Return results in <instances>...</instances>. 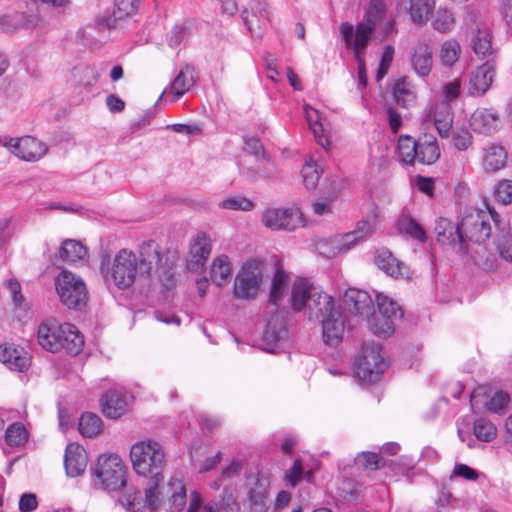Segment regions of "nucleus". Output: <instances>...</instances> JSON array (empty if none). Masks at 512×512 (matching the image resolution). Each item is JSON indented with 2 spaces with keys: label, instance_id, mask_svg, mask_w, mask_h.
I'll use <instances>...</instances> for the list:
<instances>
[{
  "label": "nucleus",
  "instance_id": "13d9d810",
  "mask_svg": "<svg viewBox=\"0 0 512 512\" xmlns=\"http://www.w3.org/2000/svg\"><path fill=\"white\" fill-rule=\"evenodd\" d=\"M355 462L369 470H376L381 466V458L376 453L362 452L357 455Z\"/></svg>",
  "mask_w": 512,
  "mask_h": 512
},
{
  "label": "nucleus",
  "instance_id": "aec40b11",
  "mask_svg": "<svg viewBox=\"0 0 512 512\" xmlns=\"http://www.w3.org/2000/svg\"><path fill=\"white\" fill-rule=\"evenodd\" d=\"M88 463V456L85 449L76 443L67 445L64 456L65 470L68 476L77 477L81 475Z\"/></svg>",
  "mask_w": 512,
  "mask_h": 512
},
{
  "label": "nucleus",
  "instance_id": "69168bd1",
  "mask_svg": "<svg viewBox=\"0 0 512 512\" xmlns=\"http://www.w3.org/2000/svg\"><path fill=\"white\" fill-rule=\"evenodd\" d=\"M453 475L467 480L475 481L478 479V473L465 464H456L453 469Z\"/></svg>",
  "mask_w": 512,
  "mask_h": 512
},
{
  "label": "nucleus",
  "instance_id": "a19ab883",
  "mask_svg": "<svg viewBox=\"0 0 512 512\" xmlns=\"http://www.w3.org/2000/svg\"><path fill=\"white\" fill-rule=\"evenodd\" d=\"M86 253V247L79 241L72 239L65 240L59 251L60 258L65 262L71 263L83 259Z\"/></svg>",
  "mask_w": 512,
  "mask_h": 512
},
{
  "label": "nucleus",
  "instance_id": "1a4fd4ad",
  "mask_svg": "<svg viewBox=\"0 0 512 512\" xmlns=\"http://www.w3.org/2000/svg\"><path fill=\"white\" fill-rule=\"evenodd\" d=\"M61 302L69 309L81 310L87 303L88 292L81 277L62 271L55 281Z\"/></svg>",
  "mask_w": 512,
  "mask_h": 512
},
{
  "label": "nucleus",
  "instance_id": "338daca9",
  "mask_svg": "<svg viewBox=\"0 0 512 512\" xmlns=\"http://www.w3.org/2000/svg\"><path fill=\"white\" fill-rule=\"evenodd\" d=\"M7 288L12 294L14 304L18 307H21L24 302V297L21 294V286L19 282L14 279H10L7 282Z\"/></svg>",
  "mask_w": 512,
  "mask_h": 512
},
{
  "label": "nucleus",
  "instance_id": "f03ea898",
  "mask_svg": "<svg viewBox=\"0 0 512 512\" xmlns=\"http://www.w3.org/2000/svg\"><path fill=\"white\" fill-rule=\"evenodd\" d=\"M130 457L137 474L150 476V480L145 489L144 499L138 489L127 487L119 502L133 512H139L145 506L155 510L160 503V497L156 495V491L162 493L159 490V484L163 482L162 469L166 463L163 448L158 442L152 440L137 442L131 448Z\"/></svg>",
  "mask_w": 512,
  "mask_h": 512
},
{
  "label": "nucleus",
  "instance_id": "4be33fe9",
  "mask_svg": "<svg viewBox=\"0 0 512 512\" xmlns=\"http://www.w3.org/2000/svg\"><path fill=\"white\" fill-rule=\"evenodd\" d=\"M470 126L480 134H492L501 126V120L492 109H477L470 118Z\"/></svg>",
  "mask_w": 512,
  "mask_h": 512
},
{
  "label": "nucleus",
  "instance_id": "8fccbe9b",
  "mask_svg": "<svg viewBox=\"0 0 512 512\" xmlns=\"http://www.w3.org/2000/svg\"><path fill=\"white\" fill-rule=\"evenodd\" d=\"M432 49L425 41H418L413 47L412 64H431Z\"/></svg>",
  "mask_w": 512,
  "mask_h": 512
},
{
  "label": "nucleus",
  "instance_id": "4468645a",
  "mask_svg": "<svg viewBox=\"0 0 512 512\" xmlns=\"http://www.w3.org/2000/svg\"><path fill=\"white\" fill-rule=\"evenodd\" d=\"M6 146L14 155L25 161H37L48 151L45 143L31 136L10 139Z\"/></svg>",
  "mask_w": 512,
  "mask_h": 512
},
{
  "label": "nucleus",
  "instance_id": "39448f33",
  "mask_svg": "<svg viewBox=\"0 0 512 512\" xmlns=\"http://www.w3.org/2000/svg\"><path fill=\"white\" fill-rule=\"evenodd\" d=\"M486 209L469 208L463 212L460 220V231L464 234L466 243H484L492 233V224L495 231L503 222V218L490 205L486 204Z\"/></svg>",
  "mask_w": 512,
  "mask_h": 512
},
{
  "label": "nucleus",
  "instance_id": "c85d7f7f",
  "mask_svg": "<svg viewBox=\"0 0 512 512\" xmlns=\"http://www.w3.org/2000/svg\"><path fill=\"white\" fill-rule=\"evenodd\" d=\"M494 245L502 260L512 262V232L505 220L495 232Z\"/></svg>",
  "mask_w": 512,
  "mask_h": 512
},
{
  "label": "nucleus",
  "instance_id": "c756f323",
  "mask_svg": "<svg viewBox=\"0 0 512 512\" xmlns=\"http://www.w3.org/2000/svg\"><path fill=\"white\" fill-rule=\"evenodd\" d=\"M394 100L398 106L409 109L416 103V92L413 84L406 78H399L393 87Z\"/></svg>",
  "mask_w": 512,
  "mask_h": 512
},
{
  "label": "nucleus",
  "instance_id": "c9c22d12",
  "mask_svg": "<svg viewBox=\"0 0 512 512\" xmlns=\"http://www.w3.org/2000/svg\"><path fill=\"white\" fill-rule=\"evenodd\" d=\"M433 116L435 127L441 137H448L452 127V116L450 107L446 103L436 105L435 111L430 113Z\"/></svg>",
  "mask_w": 512,
  "mask_h": 512
},
{
  "label": "nucleus",
  "instance_id": "052dcab7",
  "mask_svg": "<svg viewBox=\"0 0 512 512\" xmlns=\"http://www.w3.org/2000/svg\"><path fill=\"white\" fill-rule=\"evenodd\" d=\"M186 26H175L170 33L167 34V42L170 47L178 46L188 35Z\"/></svg>",
  "mask_w": 512,
  "mask_h": 512
},
{
  "label": "nucleus",
  "instance_id": "5701e85b",
  "mask_svg": "<svg viewBox=\"0 0 512 512\" xmlns=\"http://www.w3.org/2000/svg\"><path fill=\"white\" fill-rule=\"evenodd\" d=\"M375 264L386 274L395 278H407L409 269L402 261L396 259L388 249L376 252Z\"/></svg>",
  "mask_w": 512,
  "mask_h": 512
},
{
  "label": "nucleus",
  "instance_id": "6ab92c4d",
  "mask_svg": "<svg viewBox=\"0 0 512 512\" xmlns=\"http://www.w3.org/2000/svg\"><path fill=\"white\" fill-rule=\"evenodd\" d=\"M0 361L11 370L23 372L29 368L31 357L23 348L5 344L0 345Z\"/></svg>",
  "mask_w": 512,
  "mask_h": 512
},
{
  "label": "nucleus",
  "instance_id": "79ce46f5",
  "mask_svg": "<svg viewBox=\"0 0 512 512\" xmlns=\"http://www.w3.org/2000/svg\"><path fill=\"white\" fill-rule=\"evenodd\" d=\"M289 284V275L282 269H277L273 280L272 287L269 295V302L273 305H278L279 301L283 298V295Z\"/></svg>",
  "mask_w": 512,
  "mask_h": 512
},
{
  "label": "nucleus",
  "instance_id": "72a5a7b5",
  "mask_svg": "<svg viewBox=\"0 0 512 512\" xmlns=\"http://www.w3.org/2000/svg\"><path fill=\"white\" fill-rule=\"evenodd\" d=\"M38 343L40 346L51 353H60L58 342V325H48L42 323L37 332Z\"/></svg>",
  "mask_w": 512,
  "mask_h": 512
},
{
  "label": "nucleus",
  "instance_id": "2f4dec72",
  "mask_svg": "<svg viewBox=\"0 0 512 512\" xmlns=\"http://www.w3.org/2000/svg\"><path fill=\"white\" fill-rule=\"evenodd\" d=\"M196 77L197 73L194 66H185V68L177 74L171 83V92L176 96L172 101L177 100L189 91V89L194 85Z\"/></svg>",
  "mask_w": 512,
  "mask_h": 512
},
{
  "label": "nucleus",
  "instance_id": "774afa93",
  "mask_svg": "<svg viewBox=\"0 0 512 512\" xmlns=\"http://www.w3.org/2000/svg\"><path fill=\"white\" fill-rule=\"evenodd\" d=\"M460 88H461L460 79H455L454 81L447 83L444 86L445 100L450 101V100L456 99L460 93Z\"/></svg>",
  "mask_w": 512,
  "mask_h": 512
},
{
  "label": "nucleus",
  "instance_id": "9b49d317",
  "mask_svg": "<svg viewBox=\"0 0 512 512\" xmlns=\"http://www.w3.org/2000/svg\"><path fill=\"white\" fill-rule=\"evenodd\" d=\"M378 344H364L356 361L355 374L365 383L377 381L387 367Z\"/></svg>",
  "mask_w": 512,
  "mask_h": 512
},
{
  "label": "nucleus",
  "instance_id": "f8f14e48",
  "mask_svg": "<svg viewBox=\"0 0 512 512\" xmlns=\"http://www.w3.org/2000/svg\"><path fill=\"white\" fill-rule=\"evenodd\" d=\"M262 222L272 230L292 231L304 225L298 208H268L262 214Z\"/></svg>",
  "mask_w": 512,
  "mask_h": 512
},
{
  "label": "nucleus",
  "instance_id": "de8ad7c7",
  "mask_svg": "<svg viewBox=\"0 0 512 512\" xmlns=\"http://www.w3.org/2000/svg\"><path fill=\"white\" fill-rule=\"evenodd\" d=\"M5 437L10 446H20L27 441L28 434L23 424L15 422L7 428Z\"/></svg>",
  "mask_w": 512,
  "mask_h": 512
},
{
  "label": "nucleus",
  "instance_id": "412c9836",
  "mask_svg": "<svg viewBox=\"0 0 512 512\" xmlns=\"http://www.w3.org/2000/svg\"><path fill=\"white\" fill-rule=\"evenodd\" d=\"M492 36L488 29H478L472 37V48L483 64H490L498 60V50L492 47Z\"/></svg>",
  "mask_w": 512,
  "mask_h": 512
},
{
  "label": "nucleus",
  "instance_id": "473e14b6",
  "mask_svg": "<svg viewBox=\"0 0 512 512\" xmlns=\"http://www.w3.org/2000/svg\"><path fill=\"white\" fill-rule=\"evenodd\" d=\"M507 152L504 147L491 144L484 149L483 167L486 171H497L506 164Z\"/></svg>",
  "mask_w": 512,
  "mask_h": 512
},
{
  "label": "nucleus",
  "instance_id": "ea45409f",
  "mask_svg": "<svg viewBox=\"0 0 512 512\" xmlns=\"http://www.w3.org/2000/svg\"><path fill=\"white\" fill-rule=\"evenodd\" d=\"M139 5V0H115V9L112 18L108 20L109 28H117V20L133 15Z\"/></svg>",
  "mask_w": 512,
  "mask_h": 512
},
{
  "label": "nucleus",
  "instance_id": "2eb2a0df",
  "mask_svg": "<svg viewBox=\"0 0 512 512\" xmlns=\"http://www.w3.org/2000/svg\"><path fill=\"white\" fill-rule=\"evenodd\" d=\"M159 490L162 491V493L156 491V495L158 494L160 497L159 506L166 496L169 512L183 511L186 505L187 495L185 486L180 480L171 478L166 485L160 483Z\"/></svg>",
  "mask_w": 512,
  "mask_h": 512
},
{
  "label": "nucleus",
  "instance_id": "393cba45",
  "mask_svg": "<svg viewBox=\"0 0 512 512\" xmlns=\"http://www.w3.org/2000/svg\"><path fill=\"white\" fill-rule=\"evenodd\" d=\"M211 253V240L205 233H198L190 246L189 268H201Z\"/></svg>",
  "mask_w": 512,
  "mask_h": 512
},
{
  "label": "nucleus",
  "instance_id": "f704fd0d",
  "mask_svg": "<svg viewBox=\"0 0 512 512\" xmlns=\"http://www.w3.org/2000/svg\"><path fill=\"white\" fill-rule=\"evenodd\" d=\"M232 266L227 256L216 257L211 265L210 278L218 286H222L231 277Z\"/></svg>",
  "mask_w": 512,
  "mask_h": 512
},
{
  "label": "nucleus",
  "instance_id": "5fc2aeb1",
  "mask_svg": "<svg viewBox=\"0 0 512 512\" xmlns=\"http://www.w3.org/2000/svg\"><path fill=\"white\" fill-rule=\"evenodd\" d=\"M509 401L510 396L508 393L503 391L496 392L487 403V409L490 412L502 414L506 410Z\"/></svg>",
  "mask_w": 512,
  "mask_h": 512
},
{
  "label": "nucleus",
  "instance_id": "423d86ee",
  "mask_svg": "<svg viewBox=\"0 0 512 512\" xmlns=\"http://www.w3.org/2000/svg\"><path fill=\"white\" fill-rule=\"evenodd\" d=\"M91 473L95 487L117 491L126 485V467L117 455H101Z\"/></svg>",
  "mask_w": 512,
  "mask_h": 512
},
{
  "label": "nucleus",
  "instance_id": "e433bc0d",
  "mask_svg": "<svg viewBox=\"0 0 512 512\" xmlns=\"http://www.w3.org/2000/svg\"><path fill=\"white\" fill-rule=\"evenodd\" d=\"M285 320L280 315L272 316L268 321L264 333L263 340L269 344L277 343L286 336Z\"/></svg>",
  "mask_w": 512,
  "mask_h": 512
},
{
  "label": "nucleus",
  "instance_id": "6e6552de",
  "mask_svg": "<svg viewBox=\"0 0 512 512\" xmlns=\"http://www.w3.org/2000/svg\"><path fill=\"white\" fill-rule=\"evenodd\" d=\"M372 226L369 222H361L357 228L349 233L324 238L316 243V250L326 258H333L348 252L358 243L364 241L372 234Z\"/></svg>",
  "mask_w": 512,
  "mask_h": 512
},
{
  "label": "nucleus",
  "instance_id": "a18cd8bd",
  "mask_svg": "<svg viewBox=\"0 0 512 512\" xmlns=\"http://www.w3.org/2000/svg\"><path fill=\"white\" fill-rule=\"evenodd\" d=\"M460 54V44L454 39H449L442 43L439 57L442 64H455L458 61Z\"/></svg>",
  "mask_w": 512,
  "mask_h": 512
},
{
  "label": "nucleus",
  "instance_id": "7c9ffc66",
  "mask_svg": "<svg viewBox=\"0 0 512 512\" xmlns=\"http://www.w3.org/2000/svg\"><path fill=\"white\" fill-rule=\"evenodd\" d=\"M396 228L400 234L406 235L421 243L427 240V234L424 228L409 214L400 215L396 222Z\"/></svg>",
  "mask_w": 512,
  "mask_h": 512
},
{
  "label": "nucleus",
  "instance_id": "b1692460",
  "mask_svg": "<svg viewBox=\"0 0 512 512\" xmlns=\"http://www.w3.org/2000/svg\"><path fill=\"white\" fill-rule=\"evenodd\" d=\"M345 302L352 313L370 318L373 310V301L371 296L362 290L349 289L345 293Z\"/></svg>",
  "mask_w": 512,
  "mask_h": 512
},
{
  "label": "nucleus",
  "instance_id": "09e8293b",
  "mask_svg": "<svg viewBox=\"0 0 512 512\" xmlns=\"http://www.w3.org/2000/svg\"><path fill=\"white\" fill-rule=\"evenodd\" d=\"M454 24V17L447 9H438L432 16L433 28L439 32L450 31Z\"/></svg>",
  "mask_w": 512,
  "mask_h": 512
},
{
  "label": "nucleus",
  "instance_id": "a211bd4d",
  "mask_svg": "<svg viewBox=\"0 0 512 512\" xmlns=\"http://www.w3.org/2000/svg\"><path fill=\"white\" fill-rule=\"evenodd\" d=\"M58 342L60 352L72 356L78 355L84 346L83 336L76 326L69 323L58 325Z\"/></svg>",
  "mask_w": 512,
  "mask_h": 512
},
{
  "label": "nucleus",
  "instance_id": "603ef678",
  "mask_svg": "<svg viewBox=\"0 0 512 512\" xmlns=\"http://www.w3.org/2000/svg\"><path fill=\"white\" fill-rule=\"evenodd\" d=\"M221 512H235L240 506L237 501L236 491L234 489L225 488L219 502H217Z\"/></svg>",
  "mask_w": 512,
  "mask_h": 512
},
{
  "label": "nucleus",
  "instance_id": "49530a36",
  "mask_svg": "<svg viewBox=\"0 0 512 512\" xmlns=\"http://www.w3.org/2000/svg\"><path fill=\"white\" fill-rule=\"evenodd\" d=\"M219 207L234 211H251L254 208V203L244 196L235 195L223 199L219 203Z\"/></svg>",
  "mask_w": 512,
  "mask_h": 512
},
{
  "label": "nucleus",
  "instance_id": "e2e57ef3",
  "mask_svg": "<svg viewBox=\"0 0 512 512\" xmlns=\"http://www.w3.org/2000/svg\"><path fill=\"white\" fill-rule=\"evenodd\" d=\"M257 165V172H252L251 169H248V172H251V178H255L256 174L265 178H276L278 173L274 168V164L260 163Z\"/></svg>",
  "mask_w": 512,
  "mask_h": 512
},
{
  "label": "nucleus",
  "instance_id": "37998d69",
  "mask_svg": "<svg viewBox=\"0 0 512 512\" xmlns=\"http://www.w3.org/2000/svg\"><path fill=\"white\" fill-rule=\"evenodd\" d=\"M102 430V420L94 413H84L79 420V432L85 437H94Z\"/></svg>",
  "mask_w": 512,
  "mask_h": 512
},
{
  "label": "nucleus",
  "instance_id": "0eeeda50",
  "mask_svg": "<svg viewBox=\"0 0 512 512\" xmlns=\"http://www.w3.org/2000/svg\"><path fill=\"white\" fill-rule=\"evenodd\" d=\"M376 302L378 311L372 310L368 327L377 336L389 337L395 330V321L404 313L396 301L382 293L376 295Z\"/></svg>",
  "mask_w": 512,
  "mask_h": 512
},
{
  "label": "nucleus",
  "instance_id": "a878e982",
  "mask_svg": "<svg viewBox=\"0 0 512 512\" xmlns=\"http://www.w3.org/2000/svg\"><path fill=\"white\" fill-rule=\"evenodd\" d=\"M440 157V148L437 139L433 135L424 134L417 139L416 162L423 165H431Z\"/></svg>",
  "mask_w": 512,
  "mask_h": 512
},
{
  "label": "nucleus",
  "instance_id": "4c0bfd02",
  "mask_svg": "<svg viewBox=\"0 0 512 512\" xmlns=\"http://www.w3.org/2000/svg\"><path fill=\"white\" fill-rule=\"evenodd\" d=\"M417 155V140L409 135H401L398 139V160L404 165H414Z\"/></svg>",
  "mask_w": 512,
  "mask_h": 512
},
{
  "label": "nucleus",
  "instance_id": "7ed1b4c3",
  "mask_svg": "<svg viewBox=\"0 0 512 512\" xmlns=\"http://www.w3.org/2000/svg\"><path fill=\"white\" fill-rule=\"evenodd\" d=\"M291 303L295 311L304 309L309 320L322 324L323 340L330 346H336L342 339L344 322L336 309L333 298L307 281L298 279L294 282Z\"/></svg>",
  "mask_w": 512,
  "mask_h": 512
},
{
  "label": "nucleus",
  "instance_id": "bf43d9fd",
  "mask_svg": "<svg viewBox=\"0 0 512 512\" xmlns=\"http://www.w3.org/2000/svg\"><path fill=\"white\" fill-rule=\"evenodd\" d=\"M451 137L454 147L458 150H466L472 144V136L466 129L453 131Z\"/></svg>",
  "mask_w": 512,
  "mask_h": 512
},
{
  "label": "nucleus",
  "instance_id": "58836bf2",
  "mask_svg": "<svg viewBox=\"0 0 512 512\" xmlns=\"http://www.w3.org/2000/svg\"><path fill=\"white\" fill-rule=\"evenodd\" d=\"M409 13L413 23L421 25L428 20V16L435 6V0H409Z\"/></svg>",
  "mask_w": 512,
  "mask_h": 512
},
{
  "label": "nucleus",
  "instance_id": "f3484780",
  "mask_svg": "<svg viewBox=\"0 0 512 512\" xmlns=\"http://www.w3.org/2000/svg\"><path fill=\"white\" fill-rule=\"evenodd\" d=\"M494 66H476L469 75L467 92L473 97L483 96L494 81Z\"/></svg>",
  "mask_w": 512,
  "mask_h": 512
},
{
  "label": "nucleus",
  "instance_id": "cd10ccee",
  "mask_svg": "<svg viewBox=\"0 0 512 512\" xmlns=\"http://www.w3.org/2000/svg\"><path fill=\"white\" fill-rule=\"evenodd\" d=\"M102 412L106 417L118 418L122 416L127 408L125 396L116 390H109L101 398Z\"/></svg>",
  "mask_w": 512,
  "mask_h": 512
},
{
  "label": "nucleus",
  "instance_id": "dca6fc26",
  "mask_svg": "<svg viewBox=\"0 0 512 512\" xmlns=\"http://www.w3.org/2000/svg\"><path fill=\"white\" fill-rule=\"evenodd\" d=\"M437 241L441 244L455 245L459 244V252L468 254V245L466 244L464 234L460 231V221L455 225L446 218H441L436 226Z\"/></svg>",
  "mask_w": 512,
  "mask_h": 512
},
{
  "label": "nucleus",
  "instance_id": "bb28decb",
  "mask_svg": "<svg viewBox=\"0 0 512 512\" xmlns=\"http://www.w3.org/2000/svg\"><path fill=\"white\" fill-rule=\"evenodd\" d=\"M268 486L264 479H255L247 491L248 512H265Z\"/></svg>",
  "mask_w": 512,
  "mask_h": 512
},
{
  "label": "nucleus",
  "instance_id": "3c124183",
  "mask_svg": "<svg viewBox=\"0 0 512 512\" xmlns=\"http://www.w3.org/2000/svg\"><path fill=\"white\" fill-rule=\"evenodd\" d=\"M244 150L256 157L257 162L271 164L266 151L257 138H248L245 141Z\"/></svg>",
  "mask_w": 512,
  "mask_h": 512
},
{
  "label": "nucleus",
  "instance_id": "f257e3e1",
  "mask_svg": "<svg viewBox=\"0 0 512 512\" xmlns=\"http://www.w3.org/2000/svg\"><path fill=\"white\" fill-rule=\"evenodd\" d=\"M161 261L159 245L153 241L143 242L137 252L123 248L112 259L104 255L100 272L105 284L119 290L131 288L137 281L148 279Z\"/></svg>",
  "mask_w": 512,
  "mask_h": 512
},
{
  "label": "nucleus",
  "instance_id": "c03bdc74",
  "mask_svg": "<svg viewBox=\"0 0 512 512\" xmlns=\"http://www.w3.org/2000/svg\"><path fill=\"white\" fill-rule=\"evenodd\" d=\"M473 431L476 438L483 442H491L497 435L496 426L485 418L475 420Z\"/></svg>",
  "mask_w": 512,
  "mask_h": 512
},
{
  "label": "nucleus",
  "instance_id": "864d4df0",
  "mask_svg": "<svg viewBox=\"0 0 512 512\" xmlns=\"http://www.w3.org/2000/svg\"><path fill=\"white\" fill-rule=\"evenodd\" d=\"M24 19V14H16L14 17L0 15V30L3 32H10L21 27L29 28V23H24Z\"/></svg>",
  "mask_w": 512,
  "mask_h": 512
},
{
  "label": "nucleus",
  "instance_id": "20e7f679",
  "mask_svg": "<svg viewBox=\"0 0 512 512\" xmlns=\"http://www.w3.org/2000/svg\"><path fill=\"white\" fill-rule=\"evenodd\" d=\"M386 7L383 0H371L365 14V21L358 23L356 29L350 23H342L340 30L347 47L353 49L358 64H365L362 54L374 30L382 25L383 37H387L394 29V22L386 20Z\"/></svg>",
  "mask_w": 512,
  "mask_h": 512
},
{
  "label": "nucleus",
  "instance_id": "4d7b16f0",
  "mask_svg": "<svg viewBox=\"0 0 512 512\" xmlns=\"http://www.w3.org/2000/svg\"><path fill=\"white\" fill-rule=\"evenodd\" d=\"M495 198L504 205L512 203V180H501L494 190Z\"/></svg>",
  "mask_w": 512,
  "mask_h": 512
},
{
  "label": "nucleus",
  "instance_id": "680f3d73",
  "mask_svg": "<svg viewBox=\"0 0 512 512\" xmlns=\"http://www.w3.org/2000/svg\"><path fill=\"white\" fill-rule=\"evenodd\" d=\"M303 474V466L299 459H296L293 466L286 472L285 480L292 486H295L301 479Z\"/></svg>",
  "mask_w": 512,
  "mask_h": 512
},
{
  "label": "nucleus",
  "instance_id": "ddd939ff",
  "mask_svg": "<svg viewBox=\"0 0 512 512\" xmlns=\"http://www.w3.org/2000/svg\"><path fill=\"white\" fill-rule=\"evenodd\" d=\"M241 18L253 37H260L262 29L269 22L268 5L265 0H251L248 8L241 13Z\"/></svg>",
  "mask_w": 512,
  "mask_h": 512
},
{
  "label": "nucleus",
  "instance_id": "6e6d98bb",
  "mask_svg": "<svg viewBox=\"0 0 512 512\" xmlns=\"http://www.w3.org/2000/svg\"><path fill=\"white\" fill-rule=\"evenodd\" d=\"M301 174L305 187L308 190L315 189L320 178L316 164L306 163L302 168Z\"/></svg>",
  "mask_w": 512,
  "mask_h": 512
},
{
  "label": "nucleus",
  "instance_id": "9d476101",
  "mask_svg": "<svg viewBox=\"0 0 512 512\" xmlns=\"http://www.w3.org/2000/svg\"><path fill=\"white\" fill-rule=\"evenodd\" d=\"M263 284L260 262L248 261L238 271L234 281L233 296L240 300H254Z\"/></svg>",
  "mask_w": 512,
  "mask_h": 512
},
{
  "label": "nucleus",
  "instance_id": "0e129e2a",
  "mask_svg": "<svg viewBox=\"0 0 512 512\" xmlns=\"http://www.w3.org/2000/svg\"><path fill=\"white\" fill-rule=\"evenodd\" d=\"M37 498L35 494L26 493L20 497L19 510L21 512H31L37 508Z\"/></svg>",
  "mask_w": 512,
  "mask_h": 512
}]
</instances>
